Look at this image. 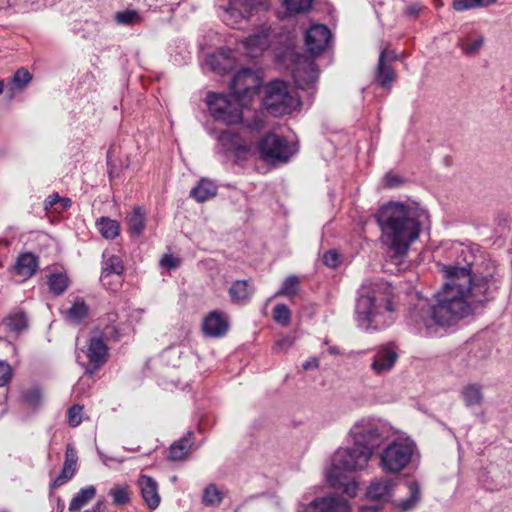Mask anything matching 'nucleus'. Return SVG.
<instances>
[{
  "label": "nucleus",
  "mask_w": 512,
  "mask_h": 512,
  "mask_svg": "<svg viewBox=\"0 0 512 512\" xmlns=\"http://www.w3.org/2000/svg\"><path fill=\"white\" fill-rule=\"evenodd\" d=\"M445 283L435 295L436 304L421 301L410 316L427 330L435 326H450L470 311L472 275L468 267L445 266Z\"/></svg>",
  "instance_id": "nucleus-1"
},
{
  "label": "nucleus",
  "mask_w": 512,
  "mask_h": 512,
  "mask_svg": "<svg viewBox=\"0 0 512 512\" xmlns=\"http://www.w3.org/2000/svg\"><path fill=\"white\" fill-rule=\"evenodd\" d=\"M424 209L415 203L388 202L375 214L382 243L398 256L406 254L421 231Z\"/></svg>",
  "instance_id": "nucleus-2"
},
{
  "label": "nucleus",
  "mask_w": 512,
  "mask_h": 512,
  "mask_svg": "<svg viewBox=\"0 0 512 512\" xmlns=\"http://www.w3.org/2000/svg\"><path fill=\"white\" fill-rule=\"evenodd\" d=\"M393 292L386 282H377L371 286L363 285L356 304L357 321L368 328L381 329L393 320Z\"/></svg>",
  "instance_id": "nucleus-3"
},
{
  "label": "nucleus",
  "mask_w": 512,
  "mask_h": 512,
  "mask_svg": "<svg viewBox=\"0 0 512 512\" xmlns=\"http://www.w3.org/2000/svg\"><path fill=\"white\" fill-rule=\"evenodd\" d=\"M371 457L370 450L362 449L355 443L351 448H339L327 472L328 481L335 486L344 474L365 469Z\"/></svg>",
  "instance_id": "nucleus-4"
},
{
  "label": "nucleus",
  "mask_w": 512,
  "mask_h": 512,
  "mask_svg": "<svg viewBox=\"0 0 512 512\" xmlns=\"http://www.w3.org/2000/svg\"><path fill=\"white\" fill-rule=\"evenodd\" d=\"M263 104L270 114L280 117L299 108L301 101L295 90L286 82L276 80L265 87Z\"/></svg>",
  "instance_id": "nucleus-5"
},
{
  "label": "nucleus",
  "mask_w": 512,
  "mask_h": 512,
  "mask_svg": "<svg viewBox=\"0 0 512 512\" xmlns=\"http://www.w3.org/2000/svg\"><path fill=\"white\" fill-rule=\"evenodd\" d=\"M207 104L212 117L227 125L238 124L242 121V107L246 105L234 93L233 95L209 93Z\"/></svg>",
  "instance_id": "nucleus-6"
},
{
  "label": "nucleus",
  "mask_w": 512,
  "mask_h": 512,
  "mask_svg": "<svg viewBox=\"0 0 512 512\" xmlns=\"http://www.w3.org/2000/svg\"><path fill=\"white\" fill-rule=\"evenodd\" d=\"M416 446L409 439H396L380 454V466L389 473L401 472L411 461Z\"/></svg>",
  "instance_id": "nucleus-7"
},
{
  "label": "nucleus",
  "mask_w": 512,
  "mask_h": 512,
  "mask_svg": "<svg viewBox=\"0 0 512 512\" xmlns=\"http://www.w3.org/2000/svg\"><path fill=\"white\" fill-rule=\"evenodd\" d=\"M296 151L294 144L273 133L267 134L259 143L261 158L271 163H285Z\"/></svg>",
  "instance_id": "nucleus-8"
},
{
  "label": "nucleus",
  "mask_w": 512,
  "mask_h": 512,
  "mask_svg": "<svg viewBox=\"0 0 512 512\" xmlns=\"http://www.w3.org/2000/svg\"><path fill=\"white\" fill-rule=\"evenodd\" d=\"M218 6L223 11L222 18L229 26H236L242 20L249 19L260 8L259 0H218Z\"/></svg>",
  "instance_id": "nucleus-9"
},
{
  "label": "nucleus",
  "mask_w": 512,
  "mask_h": 512,
  "mask_svg": "<svg viewBox=\"0 0 512 512\" xmlns=\"http://www.w3.org/2000/svg\"><path fill=\"white\" fill-rule=\"evenodd\" d=\"M350 435L355 444L361 446L362 449L370 450L371 455L383 441L380 428L369 421L361 420L355 423L350 429Z\"/></svg>",
  "instance_id": "nucleus-10"
},
{
  "label": "nucleus",
  "mask_w": 512,
  "mask_h": 512,
  "mask_svg": "<svg viewBox=\"0 0 512 512\" xmlns=\"http://www.w3.org/2000/svg\"><path fill=\"white\" fill-rule=\"evenodd\" d=\"M261 83V78L254 71L242 69L233 77L231 88L243 104H248L251 98L257 94Z\"/></svg>",
  "instance_id": "nucleus-11"
},
{
  "label": "nucleus",
  "mask_w": 512,
  "mask_h": 512,
  "mask_svg": "<svg viewBox=\"0 0 512 512\" xmlns=\"http://www.w3.org/2000/svg\"><path fill=\"white\" fill-rule=\"evenodd\" d=\"M398 349L394 343L382 344L375 348L370 368L377 376L389 373L398 361Z\"/></svg>",
  "instance_id": "nucleus-12"
},
{
  "label": "nucleus",
  "mask_w": 512,
  "mask_h": 512,
  "mask_svg": "<svg viewBox=\"0 0 512 512\" xmlns=\"http://www.w3.org/2000/svg\"><path fill=\"white\" fill-rule=\"evenodd\" d=\"M318 74L319 71L313 59L304 55L297 56L292 76L298 88L307 89L312 86L316 82Z\"/></svg>",
  "instance_id": "nucleus-13"
},
{
  "label": "nucleus",
  "mask_w": 512,
  "mask_h": 512,
  "mask_svg": "<svg viewBox=\"0 0 512 512\" xmlns=\"http://www.w3.org/2000/svg\"><path fill=\"white\" fill-rule=\"evenodd\" d=\"M331 38L330 30L324 25H313L305 34V45L313 56L320 55Z\"/></svg>",
  "instance_id": "nucleus-14"
},
{
  "label": "nucleus",
  "mask_w": 512,
  "mask_h": 512,
  "mask_svg": "<svg viewBox=\"0 0 512 512\" xmlns=\"http://www.w3.org/2000/svg\"><path fill=\"white\" fill-rule=\"evenodd\" d=\"M229 329V322L226 314L220 311L210 312L203 320L202 330L210 337H222Z\"/></svg>",
  "instance_id": "nucleus-15"
},
{
  "label": "nucleus",
  "mask_w": 512,
  "mask_h": 512,
  "mask_svg": "<svg viewBox=\"0 0 512 512\" xmlns=\"http://www.w3.org/2000/svg\"><path fill=\"white\" fill-rule=\"evenodd\" d=\"M396 59V54L394 51L384 49L381 51L378 61L376 80L377 82L384 88H388L391 86L392 82L395 80V72L392 68L391 62Z\"/></svg>",
  "instance_id": "nucleus-16"
},
{
  "label": "nucleus",
  "mask_w": 512,
  "mask_h": 512,
  "mask_svg": "<svg viewBox=\"0 0 512 512\" xmlns=\"http://www.w3.org/2000/svg\"><path fill=\"white\" fill-rule=\"evenodd\" d=\"M304 512H350V505L341 497H324L314 500Z\"/></svg>",
  "instance_id": "nucleus-17"
},
{
  "label": "nucleus",
  "mask_w": 512,
  "mask_h": 512,
  "mask_svg": "<svg viewBox=\"0 0 512 512\" xmlns=\"http://www.w3.org/2000/svg\"><path fill=\"white\" fill-rule=\"evenodd\" d=\"M90 365L95 369L104 365L108 359V347L103 338L95 334L90 340L86 351Z\"/></svg>",
  "instance_id": "nucleus-18"
},
{
  "label": "nucleus",
  "mask_w": 512,
  "mask_h": 512,
  "mask_svg": "<svg viewBox=\"0 0 512 512\" xmlns=\"http://www.w3.org/2000/svg\"><path fill=\"white\" fill-rule=\"evenodd\" d=\"M271 32L270 26L264 25L257 33L247 37L243 41V45L251 57L257 56L268 48L270 45Z\"/></svg>",
  "instance_id": "nucleus-19"
},
{
  "label": "nucleus",
  "mask_w": 512,
  "mask_h": 512,
  "mask_svg": "<svg viewBox=\"0 0 512 512\" xmlns=\"http://www.w3.org/2000/svg\"><path fill=\"white\" fill-rule=\"evenodd\" d=\"M138 486L146 505L150 509H156L159 506L161 500L158 493L157 482L147 475H140L138 478Z\"/></svg>",
  "instance_id": "nucleus-20"
},
{
  "label": "nucleus",
  "mask_w": 512,
  "mask_h": 512,
  "mask_svg": "<svg viewBox=\"0 0 512 512\" xmlns=\"http://www.w3.org/2000/svg\"><path fill=\"white\" fill-rule=\"evenodd\" d=\"M77 460L78 457L75 448L71 445H67L63 468L60 475L55 479L54 486H61L74 476L77 469Z\"/></svg>",
  "instance_id": "nucleus-21"
},
{
  "label": "nucleus",
  "mask_w": 512,
  "mask_h": 512,
  "mask_svg": "<svg viewBox=\"0 0 512 512\" xmlns=\"http://www.w3.org/2000/svg\"><path fill=\"white\" fill-rule=\"evenodd\" d=\"M484 43L485 38L481 33L471 31L459 39L458 45L463 54L467 56H475L482 49Z\"/></svg>",
  "instance_id": "nucleus-22"
},
{
  "label": "nucleus",
  "mask_w": 512,
  "mask_h": 512,
  "mask_svg": "<svg viewBox=\"0 0 512 512\" xmlns=\"http://www.w3.org/2000/svg\"><path fill=\"white\" fill-rule=\"evenodd\" d=\"M395 483L393 480L382 478L373 481L367 490V497L371 500H386L391 494Z\"/></svg>",
  "instance_id": "nucleus-23"
},
{
  "label": "nucleus",
  "mask_w": 512,
  "mask_h": 512,
  "mask_svg": "<svg viewBox=\"0 0 512 512\" xmlns=\"http://www.w3.org/2000/svg\"><path fill=\"white\" fill-rule=\"evenodd\" d=\"M90 309L85 301L76 298L71 307L63 311L65 319L72 324H79L89 316Z\"/></svg>",
  "instance_id": "nucleus-24"
},
{
  "label": "nucleus",
  "mask_w": 512,
  "mask_h": 512,
  "mask_svg": "<svg viewBox=\"0 0 512 512\" xmlns=\"http://www.w3.org/2000/svg\"><path fill=\"white\" fill-rule=\"evenodd\" d=\"M194 436L192 432H188L180 440L173 443L169 450V459L183 460L190 453L193 445Z\"/></svg>",
  "instance_id": "nucleus-25"
},
{
  "label": "nucleus",
  "mask_w": 512,
  "mask_h": 512,
  "mask_svg": "<svg viewBox=\"0 0 512 512\" xmlns=\"http://www.w3.org/2000/svg\"><path fill=\"white\" fill-rule=\"evenodd\" d=\"M129 232L132 236H140L146 227V213L136 206L126 217Z\"/></svg>",
  "instance_id": "nucleus-26"
},
{
  "label": "nucleus",
  "mask_w": 512,
  "mask_h": 512,
  "mask_svg": "<svg viewBox=\"0 0 512 512\" xmlns=\"http://www.w3.org/2000/svg\"><path fill=\"white\" fill-rule=\"evenodd\" d=\"M96 496V488L93 485L81 488L69 503V512H80Z\"/></svg>",
  "instance_id": "nucleus-27"
},
{
  "label": "nucleus",
  "mask_w": 512,
  "mask_h": 512,
  "mask_svg": "<svg viewBox=\"0 0 512 512\" xmlns=\"http://www.w3.org/2000/svg\"><path fill=\"white\" fill-rule=\"evenodd\" d=\"M123 271V264L119 257L112 256L104 264L101 273V281L104 285L110 283L109 278L115 277L117 284L121 281V273Z\"/></svg>",
  "instance_id": "nucleus-28"
},
{
  "label": "nucleus",
  "mask_w": 512,
  "mask_h": 512,
  "mask_svg": "<svg viewBox=\"0 0 512 512\" xmlns=\"http://www.w3.org/2000/svg\"><path fill=\"white\" fill-rule=\"evenodd\" d=\"M406 492L409 494V497L406 499H401L396 501V506L401 511H408L416 506V504L420 500V487L416 481L410 480L407 481L404 485Z\"/></svg>",
  "instance_id": "nucleus-29"
},
{
  "label": "nucleus",
  "mask_w": 512,
  "mask_h": 512,
  "mask_svg": "<svg viewBox=\"0 0 512 512\" xmlns=\"http://www.w3.org/2000/svg\"><path fill=\"white\" fill-rule=\"evenodd\" d=\"M217 194V186L214 182L202 179L196 187L190 191V196L197 202H205Z\"/></svg>",
  "instance_id": "nucleus-30"
},
{
  "label": "nucleus",
  "mask_w": 512,
  "mask_h": 512,
  "mask_svg": "<svg viewBox=\"0 0 512 512\" xmlns=\"http://www.w3.org/2000/svg\"><path fill=\"white\" fill-rule=\"evenodd\" d=\"M37 258L32 253H24L17 259L15 271L24 278H30L37 270Z\"/></svg>",
  "instance_id": "nucleus-31"
},
{
  "label": "nucleus",
  "mask_w": 512,
  "mask_h": 512,
  "mask_svg": "<svg viewBox=\"0 0 512 512\" xmlns=\"http://www.w3.org/2000/svg\"><path fill=\"white\" fill-rule=\"evenodd\" d=\"M462 398L468 407L480 406L484 395L482 386L479 384H468L461 391Z\"/></svg>",
  "instance_id": "nucleus-32"
},
{
  "label": "nucleus",
  "mask_w": 512,
  "mask_h": 512,
  "mask_svg": "<svg viewBox=\"0 0 512 512\" xmlns=\"http://www.w3.org/2000/svg\"><path fill=\"white\" fill-rule=\"evenodd\" d=\"M96 227L105 239H114L120 233L119 222L109 217L99 218L96 221Z\"/></svg>",
  "instance_id": "nucleus-33"
},
{
  "label": "nucleus",
  "mask_w": 512,
  "mask_h": 512,
  "mask_svg": "<svg viewBox=\"0 0 512 512\" xmlns=\"http://www.w3.org/2000/svg\"><path fill=\"white\" fill-rule=\"evenodd\" d=\"M251 294L252 292L249 290L248 282L245 280L235 281L229 289L231 300L235 303L246 302L250 298Z\"/></svg>",
  "instance_id": "nucleus-34"
},
{
  "label": "nucleus",
  "mask_w": 512,
  "mask_h": 512,
  "mask_svg": "<svg viewBox=\"0 0 512 512\" xmlns=\"http://www.w3.org/2000/svg\"><path fill=\"white\" fill-rule=\"evenodd\" d=\"M50 291L55 295L63 294L69 286V279L65 273H53L48 278Z\"/></svg>",
  "instance_id": "nucleus-35"
},
{
  "label": "nucleus",
  "mask_w": 512,
  "mask_h": 512,
  "mask_svg": "<svg viewBox=\"0 0 512 512\" xmlns=\"http://www.w3.org/2000/svg\"><path fill=\"white\" fill-rule=\"evenodd\" d=\"M3 324L8 330L19 332L27 326L26 315L22 311L12 312L3 320Z\"/></svg>",
  "instance_id": "nucleus-36"
},
{
  "label": "nucleus",
  "mask_w": 512,
  "mask_h": 512,
  "mask_svg": "<svg viewBox=\"0 0 512 512\" xmlns=\"http://www.w3.org/2000/svg\"><path fill=\"white\" fill-rule=\"evenodd\" d=\"M109 495L113 499V504L122 506L130 502L131 490L128 485H116L110 489Z\"/></svg>",
  "instance_id": "nucleus-37"
},
{
  "label": "nucleus",
  "mask_w": 512,
  "mask_h": 512,
  "mask_svg": "<svg viewBox=\"0 0 512 512\" xmlns=\"http://www.w3.org/2000/svg\"><path fill=\"white\" fill-rule=\"evenodd\" d=\"M497 0H454L452 5L456 11H465L478 7H487L494 4Z\"/></svg>",
  "instance_id": "nucleus-38"
},
{
  "label": "nucleus",
  "mask_w": 512,
  "mask_h": 512,
  "mask_svg": "<svg viewBox=\"0 0 512 512\" xmlns=\"http://www.w3.org/2000/svg\"><path fill=\"white\" fill-rule=\"evenodd\" d=\"M115 21L121 25H136L141 23L142 17L136 10H124L115 14Z\"/></svg>",
  "instance_id": "nucleus-39"
},
{
  "label": "nucleus",
  "mask_w": 512,
  "mask_h": 512,
  "mask_svg": "<svg viewBox=\"0 0 512 512\" xmlns=\"http://www.w3.org/2000/svg\"><path fill=\"white\" fill-rule=\"evenodd\" d=\"M313 0H284V5L289 14L307 12L312 7Z\"/></svg>",
  "instance_id": "nucleus-40"
},
{
  "label": "nucleus",
  "mask_w": 512,
  "mask_h": 512,
  "mask_svg": "<svg viewBox=\"0 0 512 512\" xmlns=\"http://www.w3.org/2000/svg\"><path fill=\"white\" fill-rule=\"evenodd\" d=\"M299 289V279L296 276H289L285 279L282 287L277 292V295L293 297L297 294Z\"/></svg>",
  "instance_id": "nucleus-41"
},
{
  "label": "nucleus",
  "mask_w": 512,
  "mask_h": 512,
  "mask_svg": "<svg viewBox=\"0 0 512 512\" xmlns=\"http://www.w3.org/2000/svg\"><path fill=\"white\" fill-rule=\"evenodd\" d=\"M273 318L281 326H288L291 320V311L285 304H278L273 310Z\"/></svg>",
  "instance_id": "nucleus-42"
},
{
  "label": "nucleus",
  "mask_w": 512,
  "mask_h": 512,
  "mask_svg": "<svg viewBox=\"0 0 512 512\" xmlns=\"http://www.w3.org/2000/svg\"><path fill=\"white\" fill-rule=\"evenodd\" d=\"M222 493L215 485H209L205 488L203 501L207 505H217L222 501Z\"/></svg>",
  "instance_id": "nucleus-43"
},
{
  "label": "nucleus",
  "mask_w": 512,
  "mask_h": 512,
  "mask_svg": "<svg viewBox=\"0 0 512 512\" xmlns=\"http://www.w3.org/2000/svg\"><path fill=\"white\" fill-rule=\"evenodd\" d=\"M32 79L31 74L25 68L18 69L12 77V84L15 85L16 89L22 90L26 85L30 83Z\"/></svg>",
  "instance_id": "nucleus-44"
},
{
  "label": "nucleus",
  "mask_w": 512,
  "mask_h": 512,
  "mask_svg": "<svg viewBox=\"0 0 512 512\" xmlns=\"http://www.w3.org/2000/svg\"><path fill=\"white\" fill-rule=\"evenodd\" d=\"M83 407L73 405L68 410V423L71 427H77L82 422Z\"/></svg>",
  "instance_id": "nucleus-45"
},
{
  "label": "nucleus",
  "mask_w": 512,
  "mask_h": 512,
  "mask_svg": "<svg viewBox=\"0 0 512 512\" xmlns=\"http://www.w3.org/2000/svg\"><path fill=\"white\" fill-rule=\"evenodd\" d=\"M345 478H346V474H344L340 478L339 482H337V484L335 486H333V487L334 488L343 487V491H344L345 494L349 495L350 497H354L356 495L357 490H358V485L354 481L345 483L343 481Z\"/></svg>",
  "instance_id": "nucleus-46"
},
{
  "label": "nucleus",
  "mask_w": 512,
  "mask_h": 512,
  "mask_svg": "<svg viewBox=\"0 0 512 512\" xmlns=\"http://www.w3.org/2000/svg\"><path fill=\"white\" fill-rule=\"evenodd\" d=\"M323 262L327 267L335 268L340 263L339 254L334 250H329L324 253Z\"/></svg>",
  "instance_id": "nucleus-47"
},
{
  "label": "nucleus",
  "mask_w": 512,
  "mask_h": 512,
  "mask_svg": "<svg viewBox=\"0 0 512 512\" xmlns=\"http://www.w3.org/2000/svg\"><path fill=\"white\" fill-rule=\"evenodd\" d=\"M12 376L10 365L5 361H0V387L9 382Z\"/></svg>",
  "instance_id": "nucleus-48"
},
{
  "label": "nucleus",
  "mask_w": 512,
  "mask_h": 512,
  "mask_svg": "<svg viewBox=\"0 0 512 512\" xmlns=\"http://www.w3.org/2000/svg\"><path fill=\"white\" fill-rule=\"evenodd\" d=\"M160 265L163 268L175 269L180 265V259L177 257H174L171 254H165L160 261Z\"/></svg>",
  "instance_id": "nucleus-49"
},
{
  "label": "nucleus",
  "mask_w": 512,
  "mask_h": 512,
  "mask_svg": "<svg viewBox=\"0 0 512 512\" xmlns=\"http://www.w3.org/2000/svg\"><path fill=\"white\" fill-rule=\"evenodd\" d=\"M294 344V339L291 336H283L275 343L277 351H286Z\"/></svg>",
  "instance_id": "nucleus-50"
},
{
  "label": "nucleus",
  "mask_w": 512,
  "mask_h": 512,
  "mask_svg": "<svg viewBox=\"0 0 512 512\" xmlns=\"http://www.w3.org/2000/svg\"><path fill=\"white\" fill-rule=\"evenodd\" d=\"M401 182L400 177L393 173H387L384 177L385 186L390 188L398 186Z\"/></svg>",
  "instance_id": "nucleus-51"
},
{
  "label": "nucleus",
  "mask_w": 512,
  "mask_h": 512,
  "mask_svg": "<svg viewBox=\"0 0 512 512\" xmlns=\"http://www.w3.org/2000/svg\"><path fill=\"white\" fill-rule=\"evenodd\" d=\"M210 65H211L212 69L214 71L218 72L219 74H223L228 70L227 66H220L218 64V56H215V55L211 56Z\"/></svg>",
  "instance_id": "nucleus-52"
},
{
  "label": "nucleus",
  "mask_w": 512,
  "mask_h": 512,
  "mask_svg": "<svg viewBox=\"0 0 512 512\" xmlns=\"http://www.w3.org/2000/svg\"><path fill=\"white\" fill-rule=\"evenodd\" d=\"M61 197L58 194H52L45 200V208H53L55 205L59 204Z\"/></svg>",
  "instance_id": "nucleus-53"
},
{
  "label": "nucleus",
  "mask_w": 512,
  "mask_h": 512,
  "mask_svg": "<svg viewBox=\"0 0 512 512\" xmlns=\"http://www.w3.org/2000/svg\"><path fill=\"white\" fill-rule=\"evenodd\" d=\"M318 366H319V361L315 357H312L303 363L304 370L314 369V368H317Z\"/></svg>",
  "instance_id": "nucleus-54"
},
{
  "label": "nucleus",
  "mask_w": 512,
  "mask_h": 512,
  "mask_svg": "<svg viewBox=\"0 0 512 512\" xmlns=\"http://www.w3.org/2000/svg\"><path fill=\"white\" fill-rule=\"evenodd\" d=\"M59 204H60L61 208L63 210H65L71 206L72 202L69 198H61Z\"/></svg>",
  "instance_id": "nucleus-55"
},
{
  "label": "nucleus",
  "mask_w": 512,
  "mask_h": 512,
  "mask_svg": "<svg viewBox=\"0 0 512 512\" xmlns=\"http://www.w3.org/2000/svg\"><path fill=\"white\" fill-rule=\"evenodd\" d=\"M361 512H377V507L376 506L362 507Z\"/></svg>",
  "instance_id": "nucleus-56"
},
{
  "label": "nucleus",
  "mask_w": 512,
  "mask_h": 512,
  "mask_svg": "<svg viewBox=\"0 0 512 512\" xmlns=\"http://www.w3.org/2000/svg\"><path fill=\"white\" fill-rule=\"evenodd\" d=\"M100 505H101L100 503H97L92 509H88L83 512H99Z\"/></svg>",
  "instance_id": "nucleus-57"
},
{
  "label": "nucleus",
  "mask_w": 512,
  "mask_h": 512,
  "mask_svg": "<svg viewBox=\"0 0 512 512\" xmlns=\"http://www.w3.org/2000/svg\"><path fill=\"white\" fill-rule=\"evenodd\" d=\"M3 90H4V81L0 80V94H2Z\"/></svg>",
  "instance_id": "nucleus-58"
},
{
  "label": "nucleus",
  "mask_w": 512,
  "mask_h": 512,
  "mask_svg": "<svg viewBox=\"0 0 512 512\" xmlns=\"http://www.w3.org/2000/svg\"><path fill=\"white\" fill-rule=\"evenodd\" d=\"M0 244L8 245L9 243L6 240H2V241H0Z\"/></svg>",
  "instance_id": "nucleus-59"
},
{
  "label": "nucleus",
  "mask_w": 512,
  "mask_h": 512,
  "mask_svg": "<svg viewBox=\"0 0 512 512\" xmlns=\"http://www.w3.org/2000/svg\"><path fill=\"white\" fill-rule=\"evenodd\" d=\"M330 351H331V353H336V349H334V348H331Z\"/></svg>",
  "instance_id": "nucleus-60"
},
{
  "label": "nucleus",
  "mask_w": 512,
  "mask_h": 512,
  "mask_svg": "<svg viewBox=\"0 0 512 512\" xmlns=\"http://www.w3.org/2000/svg\"><path fill=\"white\" fill-rule=\"evenodd\" d=\"M35 394V397L38 398L39 397V394L37 391L33 392Z\"/></svg>",
  "instance_id": "nucleus-61"
}]
</instances>
